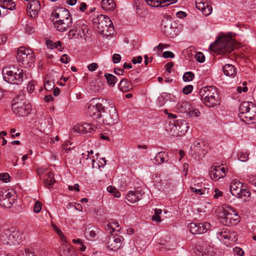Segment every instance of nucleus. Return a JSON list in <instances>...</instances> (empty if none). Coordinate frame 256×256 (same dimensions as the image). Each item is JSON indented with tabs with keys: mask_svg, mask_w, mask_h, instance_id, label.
I'll list each match as a JSON object with an SVG mask.
<instances>
[{
	"mask_svg": "<svg viewBox=\"0 0 256 256\" xmlns=\"http://www.w3.org/2000/svg\"><path fill=\"white\" fill-rule=\"evenodd\" d=\"M199 94L202 100L209 108H214L220 104L217 88L214 86L203 87Z\"/></svg>",
	"mask_w": 256,
	"mask_h": 256,
	"instance_id": "1",
	"label": "nucleus"
},
{
	"mask_svg": "<svg viewBox=\"0 0 256 256\" xmlns=\"http://www.w3.org/2000/svg\"><path fill=\"white\" fill-rule=\"evenodd\" d=\"M238 116L242 120L247 124L256 122V106L252 102H244L239 107Z\"/></svg>",
	"mask_w": 256,
	"mask_h": 256,
	"instance_id": "2",
	"label": "nucleus"
},
{
	"mask_svg": "<svg viewBox=\"0 0 256 256\" xmlns=\"http://www.w3.org/2000/svg\"><path fill=\"white\" fill-rule=\"evenodd\" d=\"M234 42L231 37L222 36L210 46V49L215 52H230L234 50Z\"/></svg>",
	"mask_w": 256,
	"mask_h": 256,
	"instance_id": "3",
	"label": "nucleus"
},
{
	"mask_svg": "<svg viewBox=\"0 0 256 256\" xmlns=\"http://www.w3.org/2000/svg\"><path fill=\"white\" fill-rule=\"evenodd\" d=\"M2 75L5 81L12 84H20L24 80L26 74L22 70L14 67H6L2 70Z\"/></svg>",
	"mask_w": 256,
	"mask_h": 256,
	"instance_id": "4",
	"label": "nucleus"
},
{
	"mask_svg": "<svg viewBox=\"0 0 256 256\" xmlns=\"http://www.w3.org/2000/svg\"><path fill=\"white\" fill-rule=\"evenodd\" d=\"M94 23L97 24L98 32L104 36L110 35L114 30L112 22L106 15L100 14L94 19Z\"/></svg>",
	"mask_w": 256,
	"mask_h": 256,
	"instance_id": "5",
	"label": "nucleus"
},
{
	"mask_svg": "<svg viewBox=\"0 0 256 256\" xmlns=\"http://www.w3.org/2000/svg\"><path fill=\"white\" fill-rule=\"evenodd\" d=\"M22 238L16 229L4 230L0 235V240L4 245H16L22 242Z\"/></svg>",
	"mask_w": 256,
	"mask_h": 256,
	"instance_id": "6",
	"label": "nucleus"
},
{
	"mask_svg": "<svg viewBox=\"0 0 256 256\" xmlns=\"http://www.w3.org/2000/svg\"><path fill=\"white\" fill-rule=\"evenodd\" d=\"M16 58L20 66L27 68L34 62V53L31 49L20 47L18 50Z\"/></svg>",
	"mask_w": 256,
	"mask_h": 256,
	"instance_id": "7",
	"label": "nucleus"
},
{
	"mask_svg": "<svg viewBox=\"0 0 256 256\" xmlns=\"http://www.w3.org/2000/svg\"><path fill=\"white\" fill-rule=\"evenodd\" d=\"M220 218L222 224L228 226L234 225L240 221V216L236 212L229 206L222 207V215Z\"/></svg>",
	"mask_w": 256,
	"mask_h": 256,
	"instance_id": "8",
	"label": "nucleus"
},
{
	"mask_svg": "<svg viewBox=\"0 0 256 256\" xmlns=\"http://www.w3.org/2000/svg\"><path fill=\"white\" fill-rule=\"evenodd\" d=\"M118 116L116 109L112 106L105 108L103 111L101 122L106 125H114L118 120Z\"/></svg>",
	"mask_w": 256,
	"mask_h": 256,
	"instance_id": "9",
	"label": "nucleus"
},
{
	"mask_svg": "<svg viewBox=\"0 0 256 256\" xmlns=\"http://www.w3.org/2000/svg\"><path fill=\"white\" fill-rule=\"evenodd\" d=\"M104 110V106L101 103L98 102L95 104H90L88 106V113L94 120L100 122Z\"/></svg>",
	"mask_w": 256,
	"mask_h": 256,
	"instance_id": "10",
	"label": "nucleus"
},
{
	"mask_svg": "<svg viewBox=\"0 0 256 256\" xmlns=\"http://www.w3.org/2000/svg\"><path fill=\"white\" fill-rule=\"evenodd\" d=\"M18 98L14 99V104L12 105V110L14 112L20 116H26L30 113L32 110V106L30 104H22L17 101Z\"/></svg>",
	"mask_w": 256,
	"mask_h": 256,
	"instance_id": "11",
	"label": "nucleus"
},
{
	"mask_svg": "<svg viewBox=\"0 0 256 256\" xmlns=\"http://www.w3.org/2000/svg\"><path fill=\"white\" fill-rule=\"evenodd\" d=\"M15 194L14 192L5 190L0 194V204L4 208H10L15 200Z\"/></svg>",
	"mask_w": 256,
	"mask_h": 256,
	"instance_id": "12",
	"label": "nucleus"
},
{
	"mask_svg": "<svg viewBox=\"0 0 256 256\" xmlns=\"http://www.w3.org/2000/svg\"><path fill=\"white\" fill-rule=\"evenodd\" d=\"M52 21L54 22L72 18L70 12L65 8H57L52 14Z\"/></svg>",
	"mask_w": 256,
	"mask_h": 256,
	"instance_id": "13",
	"label": "nucleus"
},
{
	"mask_svg": "<svg viewBox=\"0 0 256 256\" xmlns=\"http://www.w3.org/2000/svg\"><path fill=\"white\" fill-rule=\"evenodd\" d=\"M210 224L208 222H205L204 224L192 222L188 225V229L192 234H202L206 232L210 229Z\"/></svg>",
	"mask_w": 256,
	"mask_h": 256,
	"instance_id": "14",
	"label": "nucleus"
},
{
	"mask_svg": "<svg viewBox=\"0 0 256 256\" xmlns=\"http://www.w3.org/2000/svg\"><path fill=\"white\" fill-rule=\"evenodd\" d=\"M210 178L215 181L226 176V169L222 165L212 166L209 172Z\"/></svg>",
	"mask_w": 256,
	"mask_h": 256,
	"instance_id": "15",
	"label": "nucleus"
},
{
	"mask_svg": "<svg viewBox=\"0 0 256 256\" xmlns=\"http://www.w3.org/2000/svg\"><path fill=\"white\" fill-rule=\"evenodd\" d=\"M188 128V126L185 121H177L172 128V130L174 131L172 134L176 136H182L187 132Z\"/></svg>",
	"mask_w": 256,
	"mask_h": 256,
	"instance_id": "16",
	"label": "nucleus"
},
{
	"mask_svg": "<svg viewBox=\"0 0 256 256\" xmlns=\"http://www.w3.org/2000/svg\"><path fill=\"white\" fill-rule=\"evenodd\" d=\"M123 241L124 238L120 236L110 237L106 242V247L111 250H116L120 247Z\"/></svg>",
	"mask_w": 256,
	"mask_h": 256,
	"instance_id": "17",
	"label": "nucleus"
},
{
	"mask_svg": "<svg viewBox=\"0 0 256 256\" xmlns=\"http://www.w3.org/2000/svg\"><path fill=\"white\" fill-rule=\"evenodd\" d=\"M195 4L196 8L206 16L212 12V8L209 2H205L203 0H196Z\"/></svg>",
	"mask_w": 256,
	"mask_h": 256,
	"instance_id": "18",
	"label": "nucleus"
},
{
	"mask_svg": "<svg viewBox=\"0 0 256 256\" xmlns=\"http://www.w3.org/2000/svg\"><path fill=\"white\" fill-rule=\"evenodd\" d=\"M144 194V192L142 190H130L126 195V198L130 202L134 203L141 200Z\"/></svg>",
	"mask_w": 256,
	"mask_h": 256,
	"instance_id": "19",
	"label": "nucleus"
},
{
	"mask_svg": "<svg viewBox=\"0 0 256 256\" xmlns=\"http://www.w3.org/2000/svg\"><path fill=\"white\" fill-rule=\"evenodd\" d=\"M96 128L90 124L85 123L84 124H78L74 126L73 130L74 132L80 134H86L94 131Z\"/></svg>",
	"mask_w": 256,
	"mask_h": 256,
	"instance_id": "20",
	"label": "nucleus"
},
{
	"mask_svg": "<svg viewBox=\"0 0 256 256\" xmlns=\"http://www.w3.org/2000/svg\"><path fill=\"white\" fill-rule=\"evenodd\" d=\"M148 4L153 7H164L174 4L177 0H144Z\"/></svg>",
	"mask_w": 256,
	"mask_h": 256,
	"instance_id": "21",
	"label": "nucleus"
},
{
	"mask_svg": "<svg viewBox=\"0 0 256 256\" xmlns=\"http://www.w3.org/2000/svg\"><path fill=\"white\" fill-rule=\"evenodd\" d=\"M72 18H68L67 20H61L54 23L56 30L60 32H64L67 30L72 24Z\"/></svg>",
	"mask_w": 256,
	"mask_h": 256,
	"instance_id": "22",
	"label": "nucleus"
},
{
	"mask_svg": "<svg viewBox=\"0 0 256 256\" xmlns=\"http://www.w3.org/2000/svg\"><path fill=\"white\" fill-rule=\"evenodd\" d=\"M28 12L30 13V16L35 17L38 12L40 9V4L38 0H32L27 6Z\"/></svg>",
	"mask_w": 256,
	"mask_h": 256,
	"instance_id": "23",
	"label": "nucleus"
},
{
	"mask_svg": "<svg viewBox=\"0 0 256 256\" xmlns=\"http://www.w3.org/2000/svg\"><path fill=\"white\" fill-rule=\"evenodd\" d=\"M242 184L240 182L234 180L232 182L230 186V192L236 197H238L240 194V192L242 190Z\"/></svg>",
	"mask_w": 256,
	"mask_h": 256,
	"instance_id": "24",
	"label": "nucleus"
},
{
	"mask_svg": "<svg viewBox=\"0 0 256 256\" xmlns=\"http://www.w3.org/2000/svg\"><path fill=\"white\" fill-rule=\"evenodd\" d=\"M193 146L196 152L198 154L204 156L206 154L207 146L202 140H198L195 141Z\"/></svg>",
	"mask_w": 256,
	"mask_h": 256,
	"instance_id": "25",
	"label": "nucleus"
},
{
	"mask_svg": "<svg viewBox=\"0 0 256 256\" xmlns=\"http://www.w3.org/2000/svg\"><path fill=\"white\" fill-rule=\"evenodd\" d=\"M162 30L166 34L171 35L172 34V21L169 18H164L162 21Z\"/></svg>",
	"mask_w": 256,
	"mask_h": 256,
	"instance_id": "26",
	"label": "nucleus"
},
{
	"mask_svg": "<svg viewBox=\"0 0 256 256\" xmlns=\"http://www.w3.org/2000/svg\"><path fill=\"white\" fill-rule=\"evenodd\" d=\"M118 88L121 92H126L132 88V85L128 79L122 78L118 84Z\"/></svg>",
	"mask_w": 256,
	"mask_h": 256,
	"instance_id": "27",
	"label": "nucleus"
},
{
	"mask_svg": "<svg viewBox=\"0 0 256 256\" xmlns=\"http://www.w3.org/2000/svg\"><path fill=\"white\" fill-rule=\"evenodd\" d=\"M84 33L83 30L80 28H76L70 30L68 34V37L69 40H76L82 37V34Z\"/></svg>",
	"mask_w": 256,
	"mask_h": 256,
	"instance_id": "28",
	"label": "nucleus"
},
{
	"mask_svg": "<svg viewBox=\"0 0 256 256\" xmlns=\"http://www.w3.org/2000/svg\"><path fill=\"white\" fill-rule=\"evenodd\" d=\"M190 104L186 100H182L178 102L176 109L182 113L188 112L190 110Z\"/></svg>",
	"mask_w": 256,
	"mask_h": 256,
	"instance_id": "29",
	"label": "nucleus"
},
{
	"mask_svg": "<svg viewBox=\"0 0 256 256\" xmlns=\"http://www.w3.org/2000/svg\"><path fill=\"white\" fill-rule=\"evenodd\" d=\"M101 6L105 10L112 11L114 10L116 4L114 0H102Z\"/></svg>",
	"mask_w": 256,
	"mask_h": 256,
	"instance_id": "30",
	"label": "nucleus"
},
{
	"mask_svg": "<svg viewBox=\"0 0 256 256\" xmlns=\"http://www.w3.org/2000/svg\"><path fill=\"white\" fill-rule=\"evenodd\" d=\"M224 73L227 76H234L236 74V68L232 64H227L222 68Z\"/></svg>",
	"mask_w": 256,
	"mask_h": 256,
	"instance_id": "31",
	"label": "nucleus"
},
{
	"mask_svg": "<svg viewBox=\"0 0 256 256\" xmlns=\"http://www.w3.org/2000/svg\"><path fill=\"white\" fill-rule=\"evenodd\" d=\"M62 256H76V252L70 247L62 244L61 250Z\"/></svg>",
	"mask_w": 256,
	"mask_h": 256,
	"instance_id": "32",
	"label": "nucleus"
},
{
	"mask_svg": "<svg viewBox=\"0 0 256 256\" xmlns=\"http://www.w3.org/2000/svg\"><path fill=\"white\" fill-rule=\"evenodd\" d=\"M56 180L54 178V174L51 172H48L45 176L44 180V183L47 188H51L55 183Z\"/></svg>",
	"mask_w": 256,
	"mask_h": 256,
	"instance_id": "33",
	"label": "nucleus"
},
{
	"mask_svg": "<svg viewBox=\"0 0 256 256\" xmlns=\"http://www.w3.org/2000/svg\"><path fill=\"white\" fill-rule=\"evenodd\" d=\"M217 236L221 240H230V238H232L230 232L226 228H223L220 232H217Z\"/></svg>",
	"mask_w": 256,
	"mask_h": 256,
	"instance_id": "34",
	"label": "nucleus"
},
{
	"mask_svg": "<svg viewBox=\"0 0 256 256\" xmlns=\"http://www.w3.org/2000/svg\"><path fill=\"white\" fill-rule=\"evenodd\" d=\"M0 6L3 8L13 10L15 8L16 4L12 0H0Z\"/></svg>",
	"mask_w": 256,
	"mask_h": 256,
	"instance_id": "35",
	"label": "nucleus"
},
{
	"mask_svg": "<svg viewBox=\"0 0 256 256\" xmlns=\"http://www.w3.org/2000/svg\"><path fill=\"white\" fill-rule=\"evenodd\" d=\"M168 157V154L166 152H158L154 158V162L160 164L163 163Z\"/></svg>",
	"mask_w": 256,
	"mask_h": 256,
	"instance_id": "36",
	"label": "nucleus"
},
{
	"mask_svg": "<svg viewBox=\"0 0 256 256\" xmlns=\"http://www.w3.org/2000/svg\"><path fill=\"white\" fill-rule=\"evenodd\" d=\"M102 86V83L98 80H93L90 82V89L94 92H98Z\"/></svg>",
	"mask_w": 256,
	"mask_h": 256,
	"instance_id": "37",
	"label": "nucleus"
},
{
	"mask_svg": "<svg viewBox=\"0 0 256 256\" xmlns=\"http://www.w3.org/2000/svg\"><path fill=\"white\" fill-rule=\"evenodd\" d=\"M104 77L107 80L108 84L112 87L114 86L118 80L116 76L110 74H105Z\"/></svg>",
	"mask_w": 256,
	"mask_h": 256,
	"instance_id": "38",
	"label": "nucleus"
},
{
	"mask_svg": "<svg viewBox=\"0 0 256 256\" xmlns=\"http://www.w3.org/2000/svg\"><path fill=\"white\" fill-rule=\"evenodd\" d=\"M96 228L94 227H90L86 229L84 234L88 239H92L96 236Z\"/></svg>",
	"mask_w": 256,
	"mask_h": 256,
	"instance_id": "39",
	"label": "nucleus"
},
{
	"mask_svg": "<svg viewBox=\"0 0 256 256\" xmlns=\"http://www.w3.org/2000/svg\"><path fill=\"white\" fill-rule=\"evenodd\" d=\"M214 252L210 246L206 247L204 250L199 252L198 256H213Z\"/></svg>",
	"mask_w": 256,
	"mask_h": 256,
	"instance_id": "40",
	"label": "nucleus"
},
{
	"mask_svg": "<svg viewBox=\"0 0 256 256\" xmlns=\"http://www.w3.org/2000/svg\"><path fill=\"white\" fill-rule=\"evenodd\" d=\"M240 195V196H238V198H243L244 200L246 201L249 200V198H250V193L248 190L243 188Z\"/></svg>",
	"mask_w": 256,
	"mask_h": 256,
	"instance_id": "41",
	"label": "nucleus"
},
{
	"mask_svg": "<svg viewBox=\"0 0 256 256\" xmlns=\"http://www.w3.org/2000/svg\"><path fill=\"white\" fill-rule=\"evenodd\" d=\"M52 226L54 230L57 233V234L60 238L62 241L64 243H66L67 240H66V238L64 234L62 233V232L61 231V230L55 224H52Z\"/></svg>",
	"mask_w": 256,
	"mask_h": 256,
	"instance_id": "42",
	"label": "nucleus"
},
{
	"mask_svg": "<svg viewBox=\"0 0 256 256\" xmlns=\"http://www.w3.org/2000/svg\"><path fill=\"white\" fill-rule=\"evenodd\" d=\"M107 190L112 194L115 198H120V192L114 187L110 186L107 188Z\"/></svg>",
	"mask_w": 256,
	"mask_h": 256,
	"instance_id": "43",
	"label": "nucleus"
},
{
	"mask_svg": "<svg viewBox=\"0 0 256 256\" xmlns=\"http://www.w3.org/2000/svg\"><path fill=\"white\" fill-rule=\"evenodd\" d=\"M94 156H92V158H91V157H90L89 156H88V154H82V158H80V162L82 163V162H84V161L85 160H91V162H92V168H94V162H95V160L94 159Z\"/></svg>",
	"mask_w": 256,
	"mask_h": 256,
	"instance_id": "44",
	"label": "nucleus"
},
{
	"mask_svg": "<svg viewBox=\"0 0 256 256\" xmlns=\"http://www.w3.org/2000/svg\"><path fill=\"white\" fill-rule=\"evenodd\" d=\"M72 242L74 244H77L78 246H79L78 248L82 252H84L86 250V246L84 244L82 240L80 239H74L72 240Z\"/></svg>",
	"mask_w": 256,
	"mask_h": 256,
	"instance_id": "45",
	"label": "nucleus"
},
{
	"mask_svg": "<svg viewBox=\"0 0 256 256\" xmlns=\"http://www.w3.org/2000/svg\"><path fill=\"white\" fill-rule=\"evenodd\" d=\"M194 77V74L190 72H188L184 73L183 76V80L184 82H190L192 80Z\"/></svg>",
	"mask_w": 256,
	"mask_h": 256,
	"instance_id": "46",
	"label": "nucleus"
},
{
	"mask_svg": "<svg viewBox=\"0 0 256 256\" xmlns=\"http://www.w3.org/2000/svg\"><path fill=\"white\" fill-rule=\"evenodd\" d=\"M190 190L195 193L197 195H202L205 194L206 188H198L195 187L191 186L190 188Z\"/></svg>",
	"mask_w": 256,
	"mask_h": 256,
	"instance_id": "47",
	"label": "nucleus"
},
{
	"mask_svg": "<svg viewBox=\"0 0 256 256\" xmlns=\"http://www.w3.org/2000/svg\"><path fill=\"white\" fill-rule=\"evenodd\" d=\"M54 86V82L52 80H46L44 84V88L48 91L52 90Z\"/></svg>",
	"mask_w": 256,
	"mask_h": 256,
	"instance_id": "48",
	"label": "nucleus"
},
{
	"mask_svg": "<svg viewBox=\"0 0 256 256\" xmlns=\"http://www.w3.org/2000/svg\"><path fill=\"white\" fill-rule=\"evenodd\" d=\"M188 114L191 116H196L198 117L200 114V112L198 109L194 108L190 110L188 112Z\"/></svg>",
	"mask_w": 256,
	"mask_h": 256,
	"instance_id": "49",
	"label": "nucleus"
},
{
	"mask_svg": "<svg viewBox=\"0 0 256 256\" xmlns=\"http://www.w3.org/2000/svg\"><path fill=\"white\" fill-rule=\"evenodd\" d=\"M196 58L198 62H203L205 60V56L202 52H198L196 54Z\"/></svg>",
	"mask_w": 256,
	"mask_h": 256,
	"instance_id": "50",
	"label": "nucleus"
},
{
	"mask_svg": "<svg viewBox=\"0 0 256 256\" xmlns=\"http://www.w3.org/2000/svg\"><path fill=\"white\" fill-rule=\"evenodd\" d=\"M238 159L242 162H246L248 160V154L245 152H240L238 154Z\"/></svg>",
	"mask_w": 256,
	"mask_h": 256,
	"instance_id": "51",
	"label": "nucleus"
},
{
	"mask_svg": "<svg viewBox=\"0 0 256 256\" xmlns=\"http://www.w3.org/2000/svg\"><path fill=\"white\" fill-rule=\"evenodd\" d=\"M42 206V203L40 201H36L35 203L34 208V212L36 213L39 212Z\"/></svg>",
	"mask_w": 256,
	"mask_h": 256,
	"instance_id": "52",
	"label": "nucleus"
},
{
	"mask_svg": "<svg viewBox=\"0 0 256 256\" xmlns=\"http://www.w3.org/2000/svg\"><path fill=\"white\" fill-rule=\"evenodd\" d=\"M193 90V86L192 85H188L183 88L182 92L185 94H188L192 92Z\"/></svg>",
	"mask_w": 256,
	"mask_h": 256,
	"instance_id": "53",
	"label": "nucleus"
},
{
	"mask_svg": "<svg viewBox=\"0 0 256 256\" xmlns=\"http://www.w3.org/2000/svg\"><path fill=\"white\" fill-rule=\"evenodd\" d=\"M10 175L8 173H4L0 174V180H2L4 182H8L10 181Z\"/></svg>",
	"mask_w": 256,
	"mask_h": 256,
	"instance_id": "54",
	"label": "nucleus"
},
{
	"mask_svg": "<svg viewBox=\"0 0 256 256\" xmlns=\"http://www.w3.org/2000/svg\"><path fill=\"white\" fill-rule=\"evenodd\" d=\"M34 90V81H30L28 85L27 90L28 93L32 94Z\"/></svg>",
	"mask_w": 256,
	"mask_h": 256,
	"instance_id": "55",
	"label": "nucleus"
},
{
	"mask_svg": "<svg viewBox=\"0 0 256 256\" xmlns=\"http://www.w3.org/2000/svg\"><path fill=\"white\" fill-rule=\"evenodd\" d=\"M105 229L108 233L112 234L115 231V228L112 226V225L110 223L106 224L105 226Z\"/></svg>",
	"mask_w": 256,
	"mask_h": 256,
	"instance_id": "56",
	"label": "nucleus"
},
{
	"mask_svg": "<svg viewBox=\"0 0 256 256\" xmlns=\"http://www.w3.org/2000/svg\"><path fill=\"white\" fill-rule=\"evenodd\" d=\"M246 82H243L242 84H243L244 86L242 88V86H238V87H237V88H236L237 91H238V92H240V93L242 92H248V88L246 86Z\"/></svg>",
	"mask_w": 256,
	"mask_h": 256,
	"instance_id": "57",
	"label": "nucleus"
},
{
	"mask_svg": "<svg viewBox=\"0 0 256 256\" xmlns=\"http://www.w3.org/2000/svg\"><path fill=\"white\" fill-rule=\"evenodd\" d=\"M22 256H36L34 254V252L30 249L26 248L24 250V253L22 254Z\"/></svg>",
	"mask_w": 256,
	"mask_h": 256,
	"instance_id": "58",
	"label": "nucleus"
},
{
	"mask_svg": "<svg viewBox=\"0 0 256 256\" xmlns=\"http://www.w3.org/2000/svg\"><path fill=\"white\" fill-rule=\"evenodd\" d=\"M234 252L239 256H242L244 254V252L242 248L238 247H236L234 248Z\"/></svg>",
	"mask_w": 256,
	"mask_h": 256,
	"instance_id": "59",
	"label": "nucleus"
},
{
	"mask_svg": "<svg viewBox=\"0 0 256 256\" xmlns=\"http://www.w3.org/2000/svg\"><path fill=\"white\" fill-rule=\"evenodd\" d=\"M121 60V56L119 54H115L112 56V61L114 64L118 63Z\"/></svg>",
	"mask_w": 256,
	"mask_h": 256,
	"instance_id": "60",
	"label": "nucleus"
},
{
	"mask_svg": "<svg viewBox=\"0 0 256 256\" xmlns=\"http://www.w3.org/2000/svg\"><path fill=\"white\" fill-rule=\"evenodd\" d=\"M60 60L62 63L66 64L70 61V58L66 54H64L61 56Z\"/></svg>",
	"mask_w": 256,
	"mask_h": 256,
	"instance_id": "61",
	"label": "nucleus"
},
{
	"mask_svg": "<svg viewBox=\"0 0 256 256\" xmlns=\"http://www.w3.org/2000/svg\"><path fill=\"white\" fill-rule=\"evenodd\" d=\"M163 57L164 58H173L174 56V54L170 51H166L163 53Z\"/></svg>",
	"mask_w": 256,
	"mask_h": 256,
	"instance_id": "62",
	"label": "nucleus"
},
{
	"mask_svg": "<svg viewBox=\"0 0 256 256\" xmlns=\"http://www.w3.org/2000/svg\"><path fill=\"white\" fill-rule=\"evenodd\" d=\"M98 67V65L96 63L94 62L88 66V68L89 70L93 72Z\"/></svg>",
	"mask_w": 256,
	"mask_h": 256,
	"instance_id": "63",
	"label": "nucleus"
},
{
	"mask_svg": "<svg viewBox=\"0 0 256 256\" xmlns=\"http://www.w3.org/2000/svg\"><path fill=\"white\" fill-rule=\"evenodd\" d=\"M142 60V58L141 56H138L136 58H133L132 60V62L134 64H140Z\"/></svg>",
	"mask_w": 256,
	"mask_h": 256,
	"instance_id": "64",
	"label": "nucleus"
}]
</instances>
